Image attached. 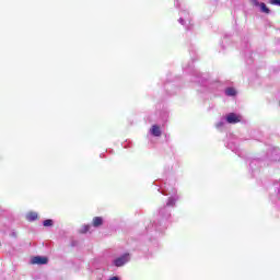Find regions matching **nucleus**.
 I'll return each instance as SVG.
<instances>
[{
    "mask_svg": "<svg viewBox=\"0 0 280 280\" xmlns=\"http://www.w3.org/2000/svg\"><path fill=\"white\" fill-rule=\"evenodd\" d=\"M128 261H130V254L126 253L114 260V266H116V268H121V266H126Z\"/></svg>",
    "mask_w": 280,
    "mask_h": 280,
    "instance_id": "1",
    "label": "nucleus"
},
{
    "mask_svg": "<svg viewBox=\"0 0 280 280\" xmlns=\"http://www.w3.org/2000/svg\"><path fill=\"white\" fill-rule=\"evenodd\" d=\"M49 259L47 257L43 256H35L32 258L31 264L37 265V266H45V264H48Z\"/></svg>",
    "mask_w": 280,
    "mask_h": 280,
    "instance_id": "2",
    "label": "nucleus"
},
{
    "mask_svg": "<svg viewBox=\"0 0 280 280\" xmlns=\"http://www.w3.org/2000/svg\"><path fill=\"white\" fill-rule=\"evenodd\" d=\"M226 121L228 124H240V121H242V117H240L237 114L235 113H230L226 116Z\"/></svg>",
    "mask_w": 280,
    "mask_h": 280,
    "instance_id": "3",
    "label": "nucleus"
},
{
    "mask_svg": "<svg viewBox=\"0 0 280 280\" xmlns=\"http://www.w3.org/2000/svg\"><path fill=\"white\" fill-rule=\"evenodd\" d=\"M102 224H104V218L102 217H94L92 220V226H94L95 229L102 226Z\"/></svg>",
    "mask_w": 280,
    "mask_h": 280,
    "instance_id": "4",
    "label": "nucleus"
},
{
    "mask_svg": "<svg viewBox=\"0 0 280 280\" xmlns=\"http://www.w3.org/2000/svg\"><path fill=\"white\" fill-rule=\"evenodd\" d=\"M151 135H153V137H161V127H159V125H153L151 127Z\"/></svg>",
    "mask_w": 280,
    "mask_h": 280,
    "instance_id": "5",
    "label": "nucleus"
},
{
    "mask_svg": "<svg viewBox=\"0 0 280 280\" xmlns=\"http://www.w3.org/2000/svg\"><path fill=\"white\" fill-rule=\"evenodd\" d=\"M26 220L28 222H34L35 220H38V213H36V212H28L26 214Z\"/></svg>",
    "mask_w": 280,
    "mask_h": 280,
    "instance_id": "6",
    "label": "nucleus"
},
{
    "mask_svg": "<svg viewBox=\"0 0 280 280\" xmlns=\"http://www.w3.org/2000/svg\"><path fill=\"white\" fill-rule=\"evenodd\" d=\"M225 94L229 95L230 97H233V96L237 95V91H235V89H233V88H228L225 90Z\"/></svg>",
    "mask_w": 280,
    "mask_h": 280,
    "instance_id": "7",
    "label": "nucleus"
},
{
    "mask_svg": "<svg viewBox=\"0 0 280 280\" xmlns=\"http://www.w3.org/2000/svg\"><path fill=\"white\" fill-rule=\"evenodd\" d=\"M259 5H260L261 12H264L265 14H270V9L267 8L266 3L261 2Z\"/></svg>",
    "mask_w": 280,
    "mask_h": 280,
    "instance_id": "8",
    "label": "nucleus"
},
{
    "mask_svg": "<svg viewBox=\"0 0 280 280\" xmlns=\"http://www.w3.org/2000/svg\"><path fill=\"white\" fill-rule=\"evenodd\" d=\"M91 231V225H83L80 230L81 233H89Z\"/></svg>",
    "mask_w": 280,
    "mask_h": 280,
    "instance_id": "9",
    "label": "nucleus"
},
{
    "mask_svg": "<svg viewBox=\"0 0 280 280\" xmlns=\"http://www.w3.org/2000/svg\"><path fill=\"white\" fill-rule=\"evenodd\" d=\"M43 224H44V226H54V221L50 220V219H47V220L44 221Z\"/></svg>",
    "mask_w": 280,
    "mask_h": 280,
    "instance_id": "10",
    "label": "nucleus"
},
{
    "mask_svg": "<svg viewBox=\"0 0 280 280\" xmlns=\"http://www.w3.org/2000/svg\"><path fill=\"white\" fill-rule=\"evenodd\" d=\"M269 3H271V5H279L280 7V0H269Z\"/></svg>",
    "mask_w": 280,
    "mask_h": 280,
    "instance_id": "11",
    "label": "nucleus"
},
{
    "mask_svg": "<svg viewBox=\"0 0 280 280\" xmlns=\"http://www.w3.org/2000/svg\"><path fill=\"white\" fill-rule=\"evenodd\" d=\"M173 205H176V200H174L173 198L168 199L167 206H168V207H170V206L173 207Z\"/></svg>",
    "mask_w": 280,
    "mask_h": 280,
    "instance_id": "12",
    "label": "nucleus"
}]
</instances>
